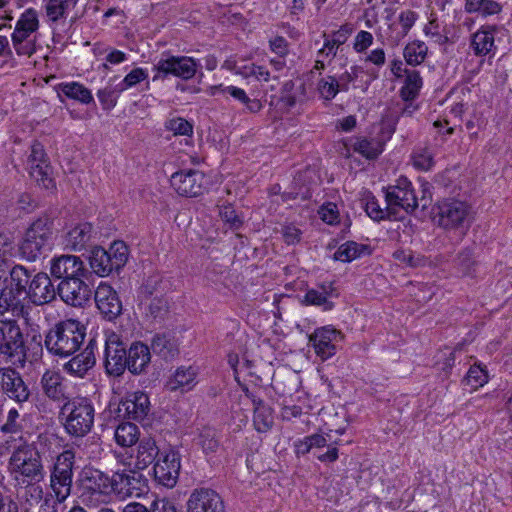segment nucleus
Instances as JSON below:
<instances>
[{
    "label": "nucleus",
    "instance_id": "obj_1",
    "mask_svg": "<svg viewBox=\"0 0 512 512\" xmlns=\"http://www.w3.org/2000/svg\"><path fill=\"white\" fill-rule=\"evenodd\" d=\"M85 337L86 327L80 321L66 319L48 330L44 344L51 355L66 358L80 349Z\"/></svg>",
    "mask_w": 512,
    "mask_h": 512
},
{
    "label": "nucleus",
    "instance_id": "obj_2",
    "mask_svg": "<svg viewBox=\"0 0 512 512\" xmlns=\"http://www.w3.org/2000/svg\"><path fill=\"white\" fill-rule=\"evenodd\" d=\"M421 197L416 195L412 182L404 176L399 177L395 184L384 188L386 204L395 208L398 215L413 213L417 208L426 210L432 202V194L428 184L421 186Z\"/></svg>",
    "mask_w": 512,
    "mask_h": 512
},
{
    "label": "nucleus",
    "instance_id": "obj_3",
    "mask_svg": "<svg viewBox=\"0 0 512 512\" xmlns=\"http://www.w3.org/2000/svg\"><path fill=\"white\" fill-rule=\"evenodd\" d=\"M9 466L19 484L42 481L46 474L39 451L30 444L20 445L13 451Z\"/></svg>",
    "mask_w": 512,
    "mask_h": 512
},
{
    "label": "nucleus",
    "instance_id": "obj_4",
    "mask_svg": "<svg viewBox=\"0 0 512 512\" xmlns=\"http://www.w3.org/2000/svg\"><path fill=\"white\" fill-rule=\"evenodd\" d=\"M10 281L0 291V317L11 311L14 316H22L25 306L21 296L25 295L29 281V269L23 265H15L9 272ZM0 320H3L0 318Z\"/></svg>",
    "mask_w": 512,
    "mask_h": 512
},
{
    "label": "nucleus",
    "instance_id": "obj_5",
    "mask_svg": "<svg viewBox=\"0 0 512 512\" xmlns=\"http://www.w3.org/2000/svg\"><path fill=\"white\" fill-rule=\"evenodd\" d=\"M66 414L64 427L74 437L87 435L94 424L95 410L92 402L86 397H76L67 401L61 409Z\"/></svg>",
    "mask_w": 512,
    "mask_h": 512
},
{
    "label": "nucleus",
    "instance_id": "obj_6",
    "mask_svg": "<svg viewBox=\"0 0 512 512\" xmlns=\"http://www.w3.org/2000/svg\"><path fill=\"white\" fill-rule=\"evenodd\" d=\"M53 221L48 216L39 217L26 230L19 243V255L30 262L36 261L49 245Z\"/></svg>",
    "mask_w": 512,
    "mask_h": 512
},
{
    "label": "nucleus",
    "instance_id": "obj_7",
    "mask_svg": "<svg viewBox=\"0 0 512 512\" xmlns=\"http://www.w3.org/2000/svg\"><path fill=\"white\" fill-rule=\"evenodd\" d=\"M434 218L443 229L459 231L462 239L472 222L471 206L460 200H445L437 204Z\"/></svg>",
    "mask_w": 512,
    "mask_h": 512
},
{
    "label": "nucleus",
    "instance_id": "obj_8",
    "mask_svg": "<svg viewBox=\"0 0 512 512\" xmlns=\"http://www.w3.org/2000/svg\"><path fill=\"white\" fill-rule=\"evenodd\" d=\"M75 465V452L66 449L60 453L54 462L50 473V488L58 503H63L72 491Z\"/></svg>",
    "mask_w": 512,
    "mask_h": 512
},
{
    "label": "nucleus",
    "instance_id": "obj_9",
    "mask_svg": "<svg viewBox=\"0 0 512 512\" xmlns=\"http://www.w3.org/2000/svg\"><path fill=\"white\" fill-rule=\"evenodd\" d=\"M127 348L120 334L105 331L104 368L109 376L120 377L127 368Z\"/></svg>",
    "mask_w": 512,
    "mask_h": 512
},
{
    "label": "nucleus",
    "instance_id": "obj_10",
    "mask_svg": "<svg viewBox=\"0 0 512 512\" xmlns=\"http://www.w3.org/2000/svg\"><path fill=\"white\" fill-rule=\"evenodd\" d=\"M147 487V479L136 468L118 469L111 475V495L125 499L140 496Z\"/></svg>",
    "mask_w": 512,
    "mask_h": 512
},
{
    "label": "nucleus",
    "instance_id": "obj_11",
    "mask_svg": "<svg viewBox=\"0 0 512 512\" xmlns=\"http://www.w3.org/2000/svg\"><path fill=\"white\" fill-rule=\"evenodd\" d=\"M199 66L195 59L188 56L169 55L165 58L162 57L154 65L153 69L156 74L153 80L165 79L168 76L189 80L195 76Z\"/></svg>",
    "mask_w": 512,
    "mask_h": 512
},
{
    "label": "nucleus",
    "instance_id": "obj_12",
    "mask_svg": "<svg viewBox=\"0 0 512 512\" xmlns=\"http://www.w3.org/2000/svg\"><path fill=\"white\" fill-rule=\"evenodd\" d=\"M82 502L88 505L94 497L111 496V476L96 468H84L82 472Z\"/></svg>",
    "mask_w": 512,
    "mask_h": 512
},
{
    "label": "nucleus",
    "instance_id": "obj_13",
    "mask_svg": "<svg viewBox=\"0 0 512 512\" xmlns=\"http://www.w3.org/2000/svg\"><path fill=\"white\" fill-rule=\"evenodd\" d=\"M85 278L86 276H78L58 284L57 294L65 304L82 308L90 301L93 291Z\"/></svg>",
    "mask_w": 512,
    "mask_h": 512
},
{
    "label": "nucleus",
    "instance_id": "obj_14",
    "mask_svg": "<svg viewBox=\"0 0 512 512\" xmlns=\"http://www.w3.org/2000/svg\"><path fill=\"white\" fill-rule=\"evenodd\" d=\"M34 270H29V281L26 285L25 296L35 305H44L52 302L57 289L50 277L44 272L33 275Z\"/></svg>",
    "mask_w": 512,
    "mask_h": 512
},
{
    "label": "nucleus",
    "instance_id": "obj_15",
    "mask_svg": "<svg viewBox=\"0 0 512 512\" xmlns=\"http://www.w3.org/2000/svg\"><path fill=\"white\" fill-rule=\"evenodd\" d=\"M30 176L43 188L51 189L54 187V181L50 177L51 166L44 151V147L39 142H34L31 146V153L27 160Z\"/></svg>",
    "mask_w": 512,
    "mask_h": 512
},
{
    "label": "nucleus",
    "instance_id": "obj_16",
    "mask_svg": "<svg viewBox=\"0 0 512 512\" xmlns=\"http://www.w3.org/2000/svg\"><path fill=\"white\" fill-rule=\"evenodd\" d=\"M0 385L2 392L17 403L27 402L31 397L28 384L14 368H0Z\"/></svg>",
    "mask_w": 512,
    "mask_h": 512
},
{
    "label": "nucleus",
    "instance_id": "obj_17",
    "mask_svg": "<svg viewBox=\"0 0 512 512\" xmlns=\"http://www.w3.org/2000/svg\"><path fill=\"white\" fill-rule=\"evenodd\" d=\"M187 512H225L221 496L210 488L194 489L186 503Z\"/></svg>",
    "mask_w": 512,
    "mask_h": 512
},
{
    "label": "nucleus",
    "instance_id": "obj_18",
    "mask_svg": "<svg viewBox=\"0 0 512 512\" xmlns=\"http://www.w3.org/2000/svg\"><path fill=\"white\" fill-rule=\"evenodd\" d=\"M50 274L53 278L64 281L78 276H87L88 270L80 257L63 254L54 256L50 260Z\"/></svg>",
    "mask_w": 512,
    "mask_h": 512
},
{
    "label": "nucleus",
    "instance_id": "obj_19",
    "mask_svg": "<svg viewBox=\"0 0 512 512\" xmlns=\"http://www.w3.org/2000/svg\"><path fill=\"white\" fill-rule=\"evenodd\" d=\"M94 300L102 317L113 321L122 313V302L116 290L107 283H100L94 292Z\"/></svg>",
    "mask_w": 512,
    "mask_h": 512
},
{
    "label": "nucleus",
    "instance_id": "obj_20",
    "mask_svg": "<svg viewBox=\"0 0 512 512\" xmlns=\"http://www.w3.org/2000/svg\"><path fill=\"white\" fill-rule=\"evenodd\" d=\"M204 174L198 170H181L170 179L171 186L181 196L196 197L204 190Z\"/></svg>",
    "mask_w": 512,
    "mask_h": 512
},
{
    "label": "nucleus",
    "instance_id": "obj_21",
    "mask_svg": "<svg viewBox=\"0 0 512 512\" xmlns=\"http://www.w3.org/2000/svg\"><path fill=\"white\" fill-rule=\"evenodd\" d=\"M24 351V336L16 320H0V354L12 356Z\"/></svg>",
    "mask_w": 512,
    "mask_h": 512
},
{
    "label": "nucleus",
    "instance_id": "obj_22",
    "mask_svg": "<svg viewBox=\"0 0 512 512\" xmlns=\"http://www.w3.org/2000/svg\"><path fill=\"white\" fill-rule=\"evenodd\" d=\"M180 471V458L174 451L162 454L154 464L155 480L168 488L176 485Z\"/></svg>",
    "mask_w": 512,
    "mask_h": 512
},
{
    "label": "nucleus",
    "instance_id": "obj_23",
    "mask_svg": "<svg viewBox=\"0 0 512 512\" xmlns=\"http://www.w3.org/2000/svg\"><path fill=\"white\" fill-rule=\"evenodd\" d=\"M119 411L128 419L142 421L150 412V401L146 393L135 391L128 393L119 403Z\"/></svg>",
    "mask_w": 512,
    "mask_h": 512
},
{
    "label": "nucleus",
    "instance_id": "obj_24",
    "mask_svg": "<svg viewBox=\"0 0 512 512\" xmlns=\"http://www.w3.org/2000/svg\"><path fill=\"white\" fill-rule=\"evenodd\" d=\"M96 349V340L90 339L82 352L63 365V370L71 376L83 378L96 363Z\"/></svg>",
    "mask_w": 512,
    "mask_h": 512
},
{
    "label": "nucleus",
    "instance_id": "obj_25",
    "mask_svg": "<svg viewBox=\"0 0 512 512\" xmlns=\"http://www.w3.org/2000/svg\"><path fill=\"white\" fill-rule=\"evenodd\" d=\"M341 333L330 327L317 328L310 336L309 343L314 348L315 353L322 360H327L336 353L334 341L340 337Z\"/></svg>",
    "mask_w": 512,
    "mask_h": 512
},
{
    "label": "nucleus",
    "instance_id": "obj_26",
    "mask_svg": "<svg viewBox=\"0 0 512 512\" xmlns=\"http://www.w3.org/2000/svg\"><path fill=\"white\" fill-rule=\"evenodd\" d=\"M96 235L91 223H78L66 233L65 246L71 251H82L92 245Z\"/></svg>",
    "mask_w": 512,
    "mask_h": 512
},
{
    "label": "nucleus",
    "instance_id": "obj_27",
    "mask_svg": "<svg viewBox=\"0 0 512 512\" xmlns=\"http://www.w3.org/2000/svg\"><path fill=\"white\" fill-rule=\"evenodd\" d=\"M151 362L150 347L141 342L134 341L127 350V368L133 375H141L146 372Z\"/></svg>",
    "mask_w": 512,
    "mask_h": 512
},
{
    "label": "nucleus",
    "instance_id": "obj_28",
    "mask_svg": "<svg viewBox=\"0 0 512 512\" xmlns=\"http://www.w3.org/2000/svg\"><path fill=\"white\" fill-rule=\"evenodd\" d=\"M418 19V14L410 9L402 10L399 15L397 22L391 23L388 26L389 30V41L393 45H398L403 40L415 25Z\"/></svg>",
    "mask_w": 512,
    "mask_h": 512
},
{
    "label": "nucleus",
    "instance_id": "obj_29",
    "mask_svg": "<svg viewBox=\"0 0 512 512\" xmlns=\"http://www.w3.org/2000/svg\"><path fill=\"white\" fill-rule=\"evenodd\" d=\"M151 351L160 358L170 361L179 354L178 343L170 333H157L151 339Z\"/></svg>",
    "mask_w": 512,
    "mask_h": 512
},
{
    "label": "nucleus",
    "instance_id": "obj_30",
    "mask_svg": "<svg viewBox=\"0 0 512 512\" xmlns=\"http://www.w3.org/2000/svg\"><path fill=\"white\" fill-rule=\"evenodd\" d=\"M497 30L496 25H483L473 35L471 47L477 56H485L492 51Z\"/></svg>",
    "mask_w": 512,
    "mask_h": 512
},
{
    "label": "nucleus",
    "instance_id": "obj_31",
    "mask_svg": "<svg viewBox=\"0 0 512 512\" xmlns=\"http://www.w3.org/2000/svg\"><path fill=\"white\" fill-rule=\"evenodd\" d=\"M159 455V448L152 438H143L139 441L135 456V468L144 470L152 464Z\"/></svg>",
    "mask_w": 512,
    "mask_h": 512
},
{
    "label": "nucleus",
    "instance_id": "obj_32",
    "mask_svg": "<svg viewBox=\"0 0 512 512\" xmlns=\"http://www.w3.org/2000/svg\"><path fill=\"white\" fill-rule=\"evenodd\" d=\"M503 5L495 0H465L464 11L481 18H488L502 12Z\"/></svg>",
    "mask_w": 512,
    "mask_h": 512
},
{
    "label": "nucleus",
    "instance_id": "obj_33",
    "mask_svg": "<svg viewBox=\"0 0 512 512\" xmlns=\"http://www.w3.org/2000/svg\"><path fill=\"white\" fill-rule=\"evenodd\" d=\"M196 375L195 369L191 366L179 367L167 382V387L170 391H189L196 384Z\"/></svg>",
    "mask_w": 512,
    "mask_h": 512
},
{
    "label": "nucleus",
    "instance_id": "obj_34",
    "mask_svg": "<svg viewBox=\"0 0 512 512\" xmlns=\"http://www.w3.org/2000/svg\"><path fill=\"white\" fill-rule=\"evenodd\" d=\"M41 387L44 394L54 400L60 401L65 398V387L59 373L47 370L41 378Z\"/></svg>",
    "mask_w": 512,
    "mask_h": 512
},
{
    "label": "nucleus",
    "instance_id": "obj_35",
    "mask_svg": "<svg viewBox=\"0 0 512 512\" xmlns=\"http://www.w3.org/2000/svg\"><path fill=\"white\" fill-rule=\"evenodd\" d=\"M253 424L260 433H265L271 429L274 423V417L271 407L266 405L262 399H253Z\"/></svg>",
    "mask_w": 512,
    "mask_h": 512
},
{
    "label": "nucleus",
    "instance_id": "obj_36",
    "mask_svg": "<svg viewBox=\"0 0 512 512\" xmlns=\"http://www.w3.org/2000/svg\"><path fill=\"white\" fill-rule=\"evenodd\" d=\"M58 93L66 97L78 101L82 104H90L94 102L91 91L79 82H63L56 86Z\"/></svg>",
    "mask_w": 512,
    "mask_h": 512
},
{
    "label": "nucleus",
    "instance_id": "obj_37",
    "mask_svg": "<svg viewBox=\"0 0 512 512\" xmlns=\"http://www.w3.org/2000/svg\"><path fill=\"white\" fill-rule=\"evenodd\" d=\"M368 245L359 244L355 241H347L339 246L334 253V259L341 262H351L364 254H370Z\"/></svg>",
    "mask_w": 512,
    "mask_h": 512
},
{
    "label": "nucleus",
    "instance_id": "obj_38",
    "mask_svg": "<svg viewBox=\"0 0 512 512\" xmlns=\"http://www.w3.org/2000/svg\"><path fill=\"white\" fill-rule=\"evenodd\" d=\"M365 211L371 219L377 222L383 220L398 221L404 219L403 215H398L395 212V208H390L388 204L385 209L381 208L375 197H371L366 201Z\"/></svg>",
    "mask_w": 512,
    "mask_h": 512
},
{
    "label": "nucleus",
    "instance_id": "obj_39",
    "mask_svg": "<svg viewBox=\"0 0 512 512\" xmlns=\"http://www.w3.org/2000/svg\"><path fill=\"white\" fill-rule=\"evenodd\" d=\"M106 255L109 261V269H112V272H118L128 261L129 249L123 241H114L106 250Z\"/></svg>",
    "mask_w": 512,
    "mask_h": 512
},
{
    "label": "nucleus",
    "instance_id": "obj_40",
    "mask_svg": "<svg viewBox=\"0 0 512 512\" xmlns=\"http://www.w3.org/2000/svg\"><path fill=\"white\" fill-rule=\"evenodd\" d=\"M163 277L159 273H154L144 279L138 291V297L143 303L154 296H163Z\"/></svg>",
    "mask_w": 512,
    "mask_h": 512
},
{
    "label": "nucleus",
    "instance_id": "obj_41",
    "mask_svg": "<svg viewBox=\"0 0 512 512\" xmlns=\"http://www.w3.org/2000/svg\"><path fill=\"white\" fill-rule=\"evenodd\" d=\"M139 428L131 422L120 423L114 433L116 443L121 447H131L139 441Z\"/></svg>",
    "mask_w": 512,
    "mask_h": 512
},
{
    "label": "nucleus",
    "instance_id": "obj_42",
    "mask_svg": "<svg viewBox=\"0 0 512 512\" xmlns=\"http://www.w3.org/2000/svg\"><path fill=\"white\" fill-rule=\"evenodd\" d=\"M404 72L406 77L400 95L404 101H412L418 97L423 81L420 73L416 70H404Z\"/></svg>",
    "mask_w": 512,
    "mask_h": 512
},
{
    "label": "nucleus",
    "instance_id": "obj_43",
    "mask_svg": "<svg viewBox=\"0 0 512 512\" xmlns=\"http://www.w3.org/2000/svg\"><path fill=\"white\" fill-rule=\"evenodd\" d=\"M383 145V142L376 138H358L352 144V148L367 159H375L382 153Z\"/></svg>",
    "mask_w": 512,
    "mask_h": 512
},
{
    "label": "nucleus",
    "instance_id": "obj_44",
    "mask_svg": "<svg viewBox=\"0 0 512 512\" xmlns=\"http://www.w3.org/2000/svg\"><path fill=\"white\" fill-rule=\"evenodd\" d=\"M89 264L93 272L100 277L108 276L112 273L109 269V261L106 255V249L101 246H94L89 257Z\"/></svg>",
    "mask_w": 512,
    "mask_h": 512
},
{
    "label": "nucleus",
    "instance_id": "obj_45",
    "mask_svg": "<svg viewBox=\"0 0 512 512\" xmlns=\"http://www.w3.org/2000/svg\"><path fill=\"white\" fill-rule=\"evenodd\" d=\"M427 52V45L422 41L415 40L405 46L403 56L407 64L416 66L424 62Z\"/></svg>",
    "mask_w": 512,
    "mask_h": 512
},
{
    "label": "nucleus",
    "instance_id": "obj_46",
    "mask_svg": "<svg viewBox=\"0 0 512 512\" xmlns=\"http://www.w3.org/2000/svg\"><path fill=\"white\" fill-rule=\"evenodd\" d=\"M46 15L52 22L65 17L66 12L77 5L78 0H45Z\"/></svg>",
    "mask_w": 512,
    "mask_h": 512
},
{
    "label": "nucleus",
    "instance_id": "obj_47",
    "mask_svg": "<svg viewBox=\"0 0 512 512\" xmlns=\"http://www.w3.org/2000/svg\"><path fill=\"white\" fill-rule=\"evenodd\" d=\"M142 304L145 315L152 319H163L169 310L168 301L163 296H154Z\"/></svg>",
    "mask_w": 512,
    "mask_h": 512
},
{
    "label": "nucleus",
    "instance_id": "obj_48",
    "mask_svg": "<svg viewBox=\"0 0 512 512\" xmlns=\"http://www.w3.org/2000/svg\"><path fill=\"white\" fill-rule=\"evenodd\" d=\"M488 381V373L485 368L480 365H473L469 368L463 384L470 386L472 390L482 387Z\"/></svg>",
    "mask_w": 512,
    "mask_h": 512
},
{
    "label": "nucleus",
    "instance_id": "obj_49",
    "mask_svg": "<svg viewBox=\"0 0 512 512\" xmlns=\"http://www.w3.org/2000/svg\"><path fill=\"white\" fill-rule=\"evenodd\" d=\"M317 90L325 101H331L341 92L337 83V77L332 75L321 78L318 81Z\"/></svg>",
    "mask_w": 512,
    "mask_h": 512
},
{
    "label": "nucleus",
    "instance_id": "obj_50",
    "mask_svg": "<svg viewBox=\"0 0 512 512\" xmlns=\"http://www.w3.org/2000/svg\"><path fill=\"white\" fill-rule=\"evenodd\" d=\"M38 28L39 20L37 12L33 8H29L21 14L14 29L35 33Z\"/></svg>",
    "mask_w": 512,
    "mask_h": 512
},
{
    "label": "nucleus",
    "instance_id": "obj_51",
    "mask_svg": "<svg viewBox=\"0 0 512 512\" xmlns=\"http://www.w3.org/2000/svg\"><path fill=\"white\" fill-rule=\"evenodd\" d=\"M328 297L329 293L327 291L310 289L304 296V302L307 305L320 306L324 311H329L334 307V304L328 299Z\"/></svg>",
    "mask_w": 512,
    "mask_h": 512
},
{
    "label": "nucleus",
    "instance_id": "obj_52",
    "mask_svg": "<svg viewBox=\"0 0 512 512\" xmlns=\"http://www.w3.org/2000/svg\"><path fill=\"white\" fill-rule=\"evenodd\" d=\"M148 78V72L146 69L141 67H137L132 69L124 79L117 84L118 91H125L132 87H135L137 84Z\"/></svg>",
    "mask_w": 512,
    "mask_h": 512
},
{
    "label": "nucleus",
    "instance_id": "obj_53",
    "mask_svg": "<svg viewBox=\"0 0 512 512\" xmlns=\"http://www.w3.org/2000/svg\"><path fill=\"white\" fill-rule=\"evenodd\" d=\"M413 165L416 169L428 171L434 166L433 153L428 148H418L412 154Z\"/></svg>",
    "mask_w": 512,
    "mask_h": 512
},
{
    "label": "nucleus",
    "instance_id": "obj_54",
    "mask_svg": "<svg viewBox=\"0 0 512 512\" xmlns=\"http://www.w3.org/2000/svg\"><path fill=\"white\" fill-rule=\"evenodd\" d=\"M165 128L174 135L192 136L193 124L182 117H174L166 121Z\"/></svg>",
    "mask_w": 512,
    "mask_h": 512
},
{
    "label": "nucleus",
    "instance_id": "obj_55",
    "mask_svg": "<svg viewBox=\"0 0 512 512\" xmlns=\"http://www.w3.org/2000/svg\"><path fill=\"white\" fill-rule=\"evenodd\" d=\"M198 444L206 454L216 452L219 442L216 439L215 431L210 428L203 429L198 436Z\"/></svg>",
    "mask_w": 512,
    "mask_h": 512
},
{
    "label": "nucleus",
    "instance_id": "obj_56",
    "mask_svg": "<svg viewBox=\"0 0 512 512\" xmlns=\"http://www.w3.org/2000/svg\"><path fill=\"white\" fill-rule=\"evenodd\" d=\"M122 91L117 90V85L114 88L105 87L100 89L97 93L98 99L104 110H111L117 104L118 96Z\"/></svg>",
    "mask_w": 512,
    "mask_h": 512
},
{
    "label": "nucleus",
    "instance_id": "obj_57",
    "mask_svg": "<svg viewBox=\"0 0 512 512\" xmlns=\"http://www.w3.org/2000/svg\"><path fill=\"white\" fill-rule=\"evenodd\" d=\"M457 266L459 270L464 275H472L475 272L476 262L473 258V254L471 249L465 248L463 249L457 256L456 259Z\"/></svg>",
    "mask_w": 512,
    "mask_h": 512
},
{
    "label": "nucleus",
    "instance_id": "obj_58",
    "mask_svg": "<svg viewBox=\"0 0 512 512\" xmlns=\"http://www.w3.org/2000/svg\"><path fill=\"white\" fill-rule=\"evenodd\" d=\"M219 214L222 220L230 225V228L238 229L242 226V219L236 213L234 207L230 204L223 205L220 208Z\"/></svg>",
    "mask_w": 512,
    "mask_h": 512
},
{
    "label": "nucleus",
    "instance_id": "obj_59",
    "mask_svg": "<svg viewBox=\"0 0 512 512\" xmlns=\"http://www.w3.org/2000/svg\"><path fill=\"white\" fill-rule=\"evenodd\" d=\"M320 218L329 225L339 222V211L335 203L329 202L323 204L319 209Z\"/></svg>",
    "mask_w": 512,
    "mask_h": 512
},
{
    "label": "nucleus",
    "instance_id": "obj_60",
    "mask_svg": "<svg viewBox=\"0 0 512 512\" xmlns=\"http://www.w3.org/2000/svg\"><path fill=\"white\" fill-rule=\"evenodd\" d=\"M373 35L365 30L357 33L353 43V49L357 53L365 52L373 44Z\"/></svg>",
    "mask_w": 512,
    "mask_h": 512
},
{
    "label": "nucleus",
    "instance_id": "obj_61",
    "mask_svg": "<svg viewBox=\"0 0 512 512\" xmlns=\"http://www.w3.org/2000/svg\"><path fill=\"white\" fill-rule=\"evenodd\" d=\"M19 412L16 409H10L5 424L1 426L4 433H16L20 431L21 425L18 422Z\"/></svg>",
    "mask_w": 512,
    "mask_h": 512
},
{
    "label": "nucleus",
    "instance_id": "obj_62",
    "mask_svg": "<svg viewBox=\"0 0 512 512\" xmlns=\"http://www.w3.org/2000/svg\"><path fill=\"white\" fill-rule=\"evenodd\" d=\"M12 45L18 56L31 57L36 52V40L15 42Z\"/></svg>",
    "mask_w": 512,
    "mask_h": 512
},
{
    "label": "nucleus",
    "instance_id": "obj_63",
    "mask_svg": "<svg viewBox=\"0 0 512 512\" xmlns=\"http://www.w3.org/2000/svg\"><path fill=\"white\" fill-rule=\"evenodd\" d=\"M41 481H31L30 483H24L25 485V496L27 500L38 502L42 499L43 490L39 485Z\"/></svg>",
    "mask_w": 512,
    "mask_h": 512
},
{
    "label": "nucleus",
    "instance_id": "obj_64",
    "mask_svg": "<svg viewBox=\"0 0 512 512\" xmlns=\"http://www.w3.org/2000/svg\"><path fill=\"white\" fill-rule=\"evenodd\" d=\"M152 512H178L173 502L166 498H156L151 502Z\"/></svg>",
    "mask_w": 512,
    "mask_h": 512
}]
</instances>
